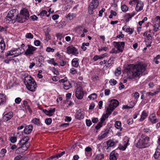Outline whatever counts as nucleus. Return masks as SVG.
Instances as JSON below:
<instances>
[{"mask_svg":"<svg viewBox=\"0 0 160 160\" xmlns=\"http://www.w3.org/2000/svg\"><path fill=\"white\" fill-rule=\"evenodd\" d=\"M17 10H11L8 13L6 17V21L8 22L14 23L17 21L19 23H23L29 18V14L27 10L23 9L22 10L20 13L16 12Z\"/></svg>","mask_w":160,"mask_h":160,"instance_id":"nucleus-1","label":"nucleus"},{"mask_svg":"<svg viewBox=\"0 0 160 160\" xmlns=\"http://www.w3.org/2000/svg\"><path fill=\"white\" fill-rule=\"evenodd\" d=\"M146 68V66L142 63L136 65H129L126 68L128 72H131V75L128 78L131 79L139 78L140 75L145 71Z\"/></svg>","mask_w":160,"mask_h":160,"instance_id":"nucleus-2","label":"nucleus"},{"mask_svg":"<svg viewBox=\"0 0 160 160\" xmlns=\"http://www.w3.org/2000/svg\"><path fill=\"white\" fill-rule=\"evenodd\" d=\"M29 139L28 137H25L19 141L18 146H19L17 150L23 152L27 150L30 146V144L28 141Z\"/></svg>","mask_w":160,"mask_h":160,"instance_id":"nucleus-3","label":"nucleus"},{"mask_svg":"<svg viewBox=\"0 0 160 160\" xmlns=\"http://www.w3.org/2000/svg\"><path fill=\"white\" fill-rule=\"evenodd\" d=\"M150 138L146 135L142 134L137 142L136 146L139 148H142L148 147L150 145Z\"/></svg>","mask_w":160,"mask_h":160,"instance_id":"nucleus-4","label":"nucleus"},{"mask_svg":"<svg viewBox=\"0 0 160 160\" xmlns=\"http://www.w3.org/2000/svg\"><path fill=\"white\" fill-rule=\"evenodd\" d=\"M99 5V1L98 0H92L90 2L88 8V11L89 14L93 13V10L96 8Z\"/></svg>","mask_w":160,"mask_h":160,"instance_id":"nucleus-5","label":"nucleus"},{"mask_svg":"<svg viewBox=\"0 0 160 160\" xmlns=\"http://www.w3.org/2000/svg\"><path fill=\"white\" fill-rule=\"evenodd\" d=\"M18 50H20L21 51V49H20L19 48H18L16 49H12L8 51L5 55V57L7 58L8 56H11L13 58L18 56L22 53L21 52H18Z\"/></svg>","mask_w":160,"mask_h":160,"instance_id":"nucleus-6","label":"nucleus"},{"mask_svg":"<svg viewBox=\"0 0 160 160\" xmlns=\"http://www.w3.org/2000/svg\"><path fill=\"white\" fill-rule=\"evenodd\" d=\"M113 44L114 47L118 50L119 53L123 52L125 45V42H113Z\"/></svg>","mask_w":160,"mask_h":160,"instance_id":"nucleus-7","label":"nucleus"},{"mask_svg":"<svg viewBox=\"0 0 160 160\" xmlns=\"http://www.w3.org/2000/svg\"><path fill=\"white\" fill-rule=\"evenodd\" d=\"M27 46L28 48L26 50L23 49L24 52V54L27 56L33 55L34 54V51L36 50L37 49V48L31 45H28Z\"/></svg>","mask_w":160,"mask_h":160,"instance_id":"nucleus-8","label":"nucleus"},{"mask_svg":"<svg viewBox=\"0 0 160 160\" xmlns=\"http://www.w3.org/2000/svg\"><path fill=\"white\" fill-rule=\"evenodd\" d=\"M66 52L69 55L72 54L75 55H76L79 53L78 49L72 45L67 47Z\"/></svg>","mask_w":160,"mask_h":160,"instance_id":"nucleus-9","label":"nucleus"},{"mask_svg":"<svg viewBox=\"0 0 160 160\" xmlns=\"http://www.w3.org/2000/svg\"><path fill=\"white\" fill-rule=\"evenodd\" d=\"M25 85L28 90L32 92L35 91L37 88L36 83L34 79H32V81Z\"/></svg>","mask_w":160,"mask_h":160,"instance_id":"nucleus-10","label":"nucleus"},{"mask_svg":"<svg viewBox=\"0 0 160 160\" xmlns=\"http://www.w3.org/2000/svg\"><path fill=\"white\" fill-rule=\"evenodd\" d=\"M75 94L78 99H82L84 95V92L82 88H77L76 89Z\"/></svg>","mask_w":160,"mask_h":160,"instance_id":"nucleus-11","label":"nucleus"},{"mask_svg":"<svg viewBox=\"0 0 160 160\" xmlns=\"http://www.w3.org/2000/svg\"><path fill=\"white\" fill-rule=\"evenodd\" d=\"M84 114L82 109L78 110L76 112L75 118L77 119L81 120L84 118Z\"/></svg>","mask_w":160,"mask_h":160,"instance_id":"nucleus-12","label":"nucleus"},{"mask_svg":"<svg viewBox=\"0 0 160 160\" xmlns=\"http://www.w3.org/2000/svg\"><path fill=\"white\" fill-rule=\"evenodd\" d=\"M110 102V104L109 106L110 107V108H112V110H114V109L117 107L119 104V102L117 100L115 99H112Z\"/></svg>","mask_w":160,"mask_h":160,"instance_id":"nucleus-13","label":"nucleus"},{"mask_svg":"<svg viewBox=\"0 0 160 160\" xmlns=\"http://www.w3.org/2000/svg\"><path fill=\"white\" fill-rule=\"evenodd\" d=\"M33 127L31 124L26 125L23 130L24 132L26 134H29L31 133L33 129Z\"/></svg>","mask_w":160,"mask_h":160,"instance_id":"nucleus-14","label":"nucleus"},{"mask_svg":"<svg viewBox=\"0 0 160 160\" xmlns=\"http://www.w3.org/2000/svg\"><path fill=\"white\" fill-rule=\"evenodd\" d=\"M12 112H9L5 114L2 117V120L4 122H7L10 120L13 117Z\"/></svg>","mask_w":160,"mask_h":160,"instance_id":"nucleus-15","label":"nucleus"},{"mask_svg":"<svg viewBox=\"0 0 160 160\" xmlns=\"http://www.w3.org/2000/svg\"><path fill=\"white\" fill-rule=\"evenodd\" d=\"M137 4L135 8V10L137 11L138 12L141 11L143 8V3L142 1L139 0H137Z\"/></svg>","mask_w":160,"mask_h":160,"instance_id":"nucleus-16","label":"nucleus"},{"mask_svg":"<svg viewBox=\"0 0 160 160\" xmlns=\"http://www.w3.org/2000/svg\"><path fill=\"white\" fill-rule=\"evenodd\" d=\"M135 14V12H133L131 14L128 13H126L125 16V20L126 22H129L130 19H131Z\"/></svg>","mask_w":160,"mask_h":160,"instance_id":"nucleus-17","label":"nucleus"},{"mask_svg":"<svg viewBox=\"0 0 160 160\" xmlns=\"http://www.w3.org/2000/svg\"><path fill=\"white\" fill-rule=\"evenodd\" d=\"M126 138L127 139L126 140L127 141L126 143L123 146L119 145L118 147V148L120 150L122 151L125 150L127 148L128 145L129 144V141L130 138H129L128 137H126Z\"/></svg>","mask_w":160,"mask_h":160,"instance_id":"nucleus-18","label":"nucleus"},{"mask_svg":"<svg viewBox=\"0 0 160 160\" xmlns=\"http://www.w3.org/2000/svg\"><path fill=\"white\" fill-rule=\"evenodd\" d=\"M6 96L2 93H0V106L4 104L6 102Z\"/></svg>","mask_w":160,"mask_h":160,"instance_id":"nucleus-19","label":"nucleus"},{"mask_svg":"<svg viewBox=\"0 0 160 160\" xmlns=\"http://www.w3.org/2000/svg\"><path fill=\"white\" fill-rule=\"evenodd\" d=\"M79 59L78 58H73L72 61V66L75 68H77L79 65Z\"/></svg>","mask_w":160,"mask_h":160,"instance_id":"nucleus-20","label":"nucleus"},{"mask_svg":"<svg viewBox=\"0 0 160 160\" xmlns=\"http://www.w3.org/2000/svg\"><path fill=\"white\" fill-rule=\"evenodd\" d=\"M32 79H33L31 76H29L28 75H27L26 76L24 79H23V82L25 85L27 84L29 82H30V81H32Z\"/></svg>","mask_w":160,"mask_h":160,"instance_id":"nucleus-21","label":"nucleus"},{"mask_svg":"<svg viewBox=\"0 0 160 160\" xmlns=\"http://www.w3.org/2000/svg\"><path fill=\"white\" fill-rule=\"evenodd\" d=\"M122 29L126 32H129V34H132L134 31V29L128 28L126 26L123 27Z\"/></svg>","mask_w":160,"mask_h":160,"instance_id":"nucleus-22","label":"nucleus"},{"mask_svg":"<svg viewBox=\"0 0 160 160\" xmlns=\"http://www.w3.org/2000/svg\"><path fill=\"white\" fill-rule=\"evenodd\" d=\"M6 46L3 39L1 40L0 42V52H2L5 48Z\"/></svg>","mask_w":160,"mask_h":160,"instance_id":"nucleus-23","label":"nucleus"},{"mask_svg":"<svg viewBox=\"0 0 160 160\" xmlns=\"http://www.w3.org/2000/svg\"><path fill=\"white\" fill-rule=\"evenodd\" d=\"M64 88L65 90H68L72 87V85L70 82L66 81L65 83H63Z\"/></svg>","mask_w":160,"mask_h":160,"instance_id":"nucleus-24","label":"nucleus"},{"mask_svg":"<svg viewBox=\"0 0 160 160\" xmlns=\"http://www.w3.org/2000/svg\"><path fill=\"white\" fill-rule=\"evenodd\" d=\"M121 122L120 121H116L114 124L115 128L117 129H119L120 131H122V128L121 127Z\"/></svg>","mask_w":160,"mask_h":160,"instance_id":"nucleus-25","label":"nucleus"},{"mask_svg":"<svg viewBox=\"0 0 160 160\" xmlns=\"http://www.w3.org/2000/svg\"><path fill=\"white\" fill-rule=\"evenodd\" d=\"M116 152L115 150L112 151L110 153L109 156L110 160H117V158L115 155Z\"/></svg>","mask_w":160,"mask_h":160,"instance_id":"nucleus-26","label":"nucleus"},{"mask_svg":"<svg viewBox=\"0 0 160 160\" xmlns=\"http://www.w3.org/2000/svg\"><path fill=\"white\" fill-rule=\"evenodd\" d=\"M148 116V114L145 111H143L141 115L140 118L139 119L140 121H142L144 120L146 117Z\"/></svg>","mask_w":160,"mask_h":160,"instance_id":"nucleus-27","label":"nucleus"},{"mask_svg":"<svg viewBox=\"0 0 160 160\" xmlns=\"http://www.w3.org/2000/svg\"><path fill=\"white\" fill-rule=\"evenodd\" d=\"M76 14L69 13L66 16L67 19L69 20L73 19L76 17Z\"/></svg>","mask_w":160,"mask_h":160,"instance_id":"nucleus-28","label":"nucleus"},{"mask_svg":"<svg viewBox=\"0 0 160 160\" xmlns=\"http://www.w3.org/2000/svg\"><path fill=\"white\" fill-rule=\"evenodd\" d=\"M149 118L151 122L153 124L157 122V119L155 118V116L153 114H152L149 117Z\"/></svg>","mask_w":160,"mask_h":160,"instance_id":"nucleus-29","label":"nucleus"},{"mask_svg":"<svg viewBox=\"0 0 160 160\" xmlns=\"http://www.w3.org/2000/svg\"><path fill=\"white\" fill-rule=\"evenodd\" d=\"M114 58H115L113 57H111L110 58L108 62V65L107 66V67H110L113 63Z\"/></svg>","mask_w":160,"mask_h":160,"instance_id":"nucleus-30","label":"nucleus"},{"mask_svg":"<svg viewBox=\"0 0 160 160\" xmlns=\"http://www.w3.org/2000/svg\"><path fill=\"white\" fill-rule=\"evenodd\" d=\"M32 122L34 124L37 125V126H40V122L39 119L36 118H34L32 120Z\"/></svg>","mask_w":160,"mask_h":160,"instance_id":"nucleus-31","label":"nucleus"},{"mask_svg":"<svg viewBox=\"0 0 160 160\" xmlns=\"http://www.w3.org/2000/svg\"><path fill=\"white\" fill-rule=\"evenodd\" d=\"M114 110H112V108H110L109 106L108 107H107V108L106 111V115L108 117V116L110 115L112 111H113Z\"/></svg>","mask_w":160,"mask_h":160,"instance_id":"nucleus-32","label":"nucleus"},{"mask_svg":"<svg viewBox=\"0 0 160 160\" xmlns=\"http://www.w3.org/2000/svg\"><path fill=\"white\" fill-rule=\"evenodd\" d=\"M104 157L103 154H98L95 158V160H102Z\"/></svg>","mask_w":160,"mask_h":160,"instance_id":"nucleus-33","label":"nucleus"},{"mask_svg":"<svg viewBox=\"0 0 160 160\" xmlns=\"http://www.w3.org/2000/svg\"><path fill=\"white\" fill-rule=\"evenodd\" d=\"M82 27L81 26H79L75 28V30L76 32L79 33H81L82 31Z\"/></svg>","mask_w":160,"mask_h":160,"instance_id":"nucleus-34","label":"nucleus"},{"mask_svg":"<svg viewBox=\"0 0 160 160\" xmlns=\"http://www.w3.org/2000/svg\"><path fill=\"white\" fill-rule=\"evenodd\" d=\"M131 103H133V105L130 106H128L127 105H123L122 106V108L123 109H131L135 105V103L133 102H131Z\"/></svg>","mask_w":160,"mask_h":160,"instance_id":"nucleus-35","label":"nucleus"},{"mask_svg":"<svg viewBox=\"0 0 160 160\" xmlns=\"http://www.w3.org/2000/svg\"><path fill=\"white\" fill-rule=\"evenodd\" d=\"M115 144L114 142L111 141V140H109L107 141V144L108 146V148L107 149H108V148L109 147H112Z\"/></svg>","mask_w":160,"mask_h":160,"instance_id":"nucleus-36","label":"nucleus"},{"mask_svg":"<svg viewBox=\"0 0 160 160\" xmlns=\"http://www.w3.org/2000/svg\"><path fill=\"white\" fill-rule=\"evenodd\" d=\"M72 3V0H66L65 4L68 7V8H70L71 7Z\"/></svg>","mask_w":160,"mask_h":160,"instance_id":"nucleus-37","label":"nucleus"},{"mask_svg":"<svg viewBox=\"0 0 160 160\" xmlns=\"http://www.w3.org/2000/svg\"><path fill=\"white\" fill-rule=\"evenodd\" d=\"M97 94L93 93L91 94L88 97V98L91 100H94L97 98Z\"/></svg>","mask_w":160,"mask_h":160,"instance_id":"nucleus-38","label":"nucleus"},{"mask_svg":"<svg viewBox=\"0 0 160 160\" xmlns=\"http://www.w3.org/2000/svg\"><path fill=\"white\" fill-rule=\"evenodd\" d=\"M55 108H53L52 109L49 110L48 111V116H51L53 115V113L55 112Z\"/></svg>","mask_w":160,"mask_h":160,"instance_id":"nucleus-39","label":"nucleus"},{"mask_svg":"<svg viewBox=\"0 0 160 160\" xmlns=\"http://www.w3.org/2000/svg\"><path fill=\"white\" fill-rule=\"evenodd\" d=\"M107 136L104 132L103 133L102 132L101 134L98 135V139L99 140H101L105 138Z\"/></svg>","mask_w":160,"mask_h":160,"instance_id":"nucleus-40","label":"nucleus"},{"mask_svg":"<svg viewBox=\"0 0 160 160\" xmlns=\"http://www.w3.org/2000/svg\"><path fill=\"white\" fill-rule=\"evenodd\" d=\"M121 9L122 11L126 12L128 11V8L126 5H123L121 6Z\"/></svg>","mask_w":160,"mask_h":160,"instance_id":"nucleus-41","label":"nucleus"},{"mask_svg":"<svg viewBox=\"0 0 160 160\" xmlns=\"http://www.w3.org/2000/svg\"><path fill=\"white\" fill-rule=\"evenodd\" d=\"M160 155V151L156 150L154 155V158L155 159H157L158 158Z\"/></svg>","mask_w":160,"mask_h":160,"instance_id":"nucleus-42","label":"nucleus"},{"mask_svg":"<svg viewBox=\"0 0 160 160\" xmlns=\"http://www.w3.org/2000/svg\"><path fill=\"white\" fill-rule=\"evenodd\" d=\"M25 38H27L32 39L33 38V36L31 33L29 32L27 33L25 35Z\"/></svg>","mask_w":160,"mask_h":160,"instance_id":"nucleus-43","label":"nucleus"},{"mask_svg":"<svg viewBox=\"0 0 160 160\" xmlns=\"http://www.w3.org/2000/svg\"><path fill=\"white\" fill-rule=\"evenodd\" d=\"M132 96L135 99L137 100L139 97V94L138 92H136L132 94Z\"/></svg>","mask_w":160,"mask_h":160,"instance_id":"nucleus-44","label":"nucleus"},{"mask_svg":"<svg viewBox=\"0 0 160 160\" xmlns=\"http://www.w3.org/2000/svg\"><path fill=\"white\" fill-rule=\"evenodd\" d=\"M52 122V120L51 118H48L46 119L45 120V123L48 125H50Z\"/></svg>","mask_w":160,"mask_h":160,"instance_id":"nucleus-45","label":"nucleus"},{"mask_svg":"<svg viewBox=\"0 0 160 160\" xmlns=\"http://www.w3.org/2000/svg\"><path fill=\"white\" fill-rule=\"evenodd\" d=\"M109 83L112 86L115 85L117 83V81L114 79H111L109 81Z\"/></svg>","mask_w":160,"mask_h":160,"instance_id":"nucleus-46","label":"nucleus"},{"mask_svg":"<svg viewBox=\"0 0 160 160\" xmlns=\"http://www.w3.org/2000/svg\"><path fill=\"white\" fill-rule=\"evenodd\" d=\"M127 122L129 125L132 124L133 122V119L132 118H129L127 120Z\"/></svg>","mask_w":160,"mask_h":160,"instance_id":"nucleus-47","label":"nucleus"},{"mask_svg":"<svg viewBox=\"0 0 160 160\" xmlns=\"http://www.w3.org/2000/svg\"><path fill=\"white\" fill-rule=\"evenodd\" d=\"M23 104L22 107L23 108H25L27 106L29 105L28 103V102L26 100H24L22 101Z\"/></svg>","mask_w":160,"mask_h":160,"instance_id":"nucleus-48","label":"nucleus"},{"mask_svg":"<svg viewBox=\"0 0 160 160\" xmlns=\"http://www.w3.org/2000/svg\"><path fill=\"white\" fill-rule=\"evenodd\" d=\"M105 10V9L102 8L101 10H100L99 11V14H98V16L99 17H101L102 16V13L104 12Z\"/></svg>","mask_w":160,"mask_h":160,"instance_id":"nucleus-49","label":"nucleus"},{"mask_svg":"<svg viewBox=\"0 0 160 160\" xmlns=\"http://www.w3.org/2000/svg\"><path fill=\"white\" fill-rule=\"evenodd\" d=\"M86 125L88 127L90 126L92 124V122L90 119H86Z\"/></svg>","mask_w":160,"mask_h":160,"instance_id":"nucleus-50","label":"nucleus"},{"mask_svg":"<svg viewBox=\"0 0 160 160\" xmlns=\"http://www.w3.org/2000/svg\"><path fill=\"white\" fill-rule=\"evenodd\" d=\"M10 140L11 142L12 143H14L17 141V138L16 137H11L10 138Z\"/></svg>","mask_w":160,"mask_h":160,"instance_id":"nucleus-51","label":"nucleus"},{"mask_svg":"<svg viewBox=\"0 0 160 160\" xmlns=\"http://www.w3.org/2000/svg\"><path fill=\"white\" fill-rule=\"evenodd\" d=\"M25 109L26 111H28L30 114H31L32 113V110L30 108L29 105H28L27 106V107H26V108H25Z\"/></svg>","mask_w":160,"mask_h":160,"instance_id":"nucleus-52","label":"nucleus"},{"mask_svg":"<svg viewBox=\"0 0 160 160\" xmlns=\"http://www.w3.org/2000/svg\"><path fill=\"white\" fill-rule=\"evenodd\" d=\"M110 53H119V52L118 50H116L115 48H112V50L110 51Z\"/></svg>","mask_w":160,"mask_h":160,"instance_id":"nucleus-53","label":"nucleus"},{"mask_svg":"<svg viewBox=\"0 0 160 160\" xmlns=\"http://www.w3.org/2000/svg\"><path fill=\"white\" fill-rule=\"evenodd\" d=\"M56 36L57 38L60 40H61L62 38L63 37L62 34L61 33H57L56 34Z\"/></svg>","mask_w":160,"mask_h":160,"instance_id":"nucleus-54","label":"nucleus"},{"mask_svg":"<svg viewBox=\"0 0 160 160\" xmlns=\"http://www.w3.org/2000/svg\"><path fill=\"white\" fill-rule=\"evenodd\" d=\"M21 100L22 99L20 98H17L15 99V102L16 103L19 104L21 102Z\"/></svg>","mask_w":160,"mask_h":160,"instance_id":"nucleus-55","label":"nucleus"},{"mask_svg":"<svg viewBox=\"0 0 160 160\" xmlns=\"http://www.w3.org/2000/svg\"><path fill=\"white\" fill-rule=\"evenodd\" d=\"M70 72L72 74H74L77 73V71L75 68H72L70 70Z\"/></svg>","mask_w":160,"mask_h":160,"instance_id":"nucleus-56","label":"nucleus"},{"mask_svg":"<svg viewBox=\"0 0 160 160\" xmlns=\"http://www.w3.org/2000/svg\"><path fill=\"white\" fill-rule=\"evenodd\" d=\"M54 49L52 48H51L49 47H47L46 50V51L48 52H54Z\"/></svg>","mask_w":160,"mask_h":160,"instance_id":"nucleus-57","label":"nucleus"},{"mask_svg":"<svg viewBox=\"0 0 160 160\" xmlns=\"http://www.w3.org/2000/svg\"><path fill=\"white\" fill-rule=\"evenodd\" d=\"M45 35L46 36V39L48 41L50 39L51 37L48 32L45 33Z\"/></svg>","mask_w":160,"mask_h":160,"instance_id":"nucleus-58","label":"nucleus"},{"mask_svg":"<svg viewBox=\"0 0 160 160\" xmlns=\"http://www.w3.org/2000/svg\"><path fill=\"white\" fill-rule=\"evenodd\" d=\"M108 49V47H102L101 48L99 49L98 51L99 52H100L102 50H104L105 51H106Z\"/></svg>","mask_w":160,"mask_h":160,"instance_id":"nucleus-59","label":"nucleus"},{"mask_svg":"<svg viewBox=\"0 0 160 160\" xmlns=\"http://www.w3.org/2000/svg\"><path fill=\"white\" fill-rule=\"evenodd\" d=\"M102 126V124L99 122L98 123L96 126H95V128L97 129H99Z\"/></svg>","mask_w":160,"mask_h":160,"instance_id":"nucleus-60","label":"nucleus"},{"mask_svg":"<svg viewBox=\"0 0 160 160\" xmlns=\"http://www.w3.org/2000/svg\"><path fill=\"white\" fill-rule=\"evenodd\" d=\"M47 13V12L45 10H42L40 12V14L41 16H43L45 15H46Z\"/></svg>","mask_w":160,"mask_h":160,"instance_id":"nucleus-61","label":"nucleus"},{"mask_svg":"<svg viewBox=\"0 0 160 160\" xmlns=\"http://www.w3.org/2000/svg\"><path fill=\"white\" fill-rule=\"evenodd\" d=\"M34 44L36 46H38L40 44V42L38 40H35L34 42Z\"/></svg>","mask_w":160,"mask_h":160,"instance_id":"nucleus-62","label":"nucleus"},{"mask_svg":"<svg viewBox=\"0 0 160 160\" xmlns=\"http://www.w3.org/2000/svg\"><path fill=\"white\" fill-rule=\"evenodd\" d=\"M59 17V15L58 14H55L52 16V18L53 20H55L57 19Z\"/></svg>","mask_w":160,"mask_h":160,"instance_id":"nucleus-63","label":"nucleus"},{"mask_svg":"<svg viewBox=\"0 0 160 160\" xmlns=\"http://www.w3.org/2000/svg\"><path fill=\"white\" fill-rule=\"evenodd\" d=\"M92 150V148L89 146L86 147L85 149V151L87 152H90Z\"/></svg>","mask_w":160,"mask_h":160,"instance_id":"nucleus-64","label":"nucleus"}]
</instances>
